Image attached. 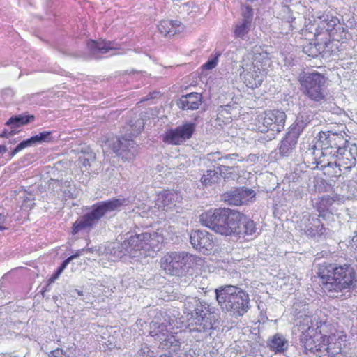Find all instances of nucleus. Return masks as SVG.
<instances>
[{"instance_id":"5701e85b","label":"nucleus","mask_w":357,"mask_h":357,"mask_svg":"<svg viewBox=\"0 0 357 357\" xmlns=\"http://www.w3.org/2000/svg\"><path fill=\"white\" fill-rule=\"evenodd\" d=\"M342 141V138L335 133L320 132L317 136V144L321 149L324 147L337 149V146H340L339 142Z\"/></svg>"},{"instance_id":"c9c22d12","label":"nucleus","mask_w":357,"mask_h":357,"mask_svg":"<svg viewBox=\"0 0 357 357\" xmlns=\"http://www.w3.org/2000/svg\"><path fill=\"white\" fill-rule=\"evenodd\" d=\"M335 199L329 195L323 196L317 202H315L314 207L320 213L319 217H324L322 214L333 204Z\"/></svg>"},{"instance_id":"ea45409f","label":"nucleus","mask_w":357,"mask_h":357,"mask_svg":"<svg viewBox=\"0 0 357 357\" xmlns=\"http://www.w3.org/2000/svg\"><path fill=\"white\" fill-rule=\"evenodd\" d=\"M326 344L322 341L318 344V347L316 348L314 352L310 355V357H329L328 354Z\"/></svg>"},{"instance_id":"412c9836","label":"nucleus","mask_w":357,"mask_h":357,"mask_svg":"<svg viewBox=\"0 0 357 357\" xmlns=\"http://www.w3.org/2000/svg\"><path fill=\"white\" fill-rule=\"evenodd\" d=\"M298 137L294 132L289 130L280 142L279 153L282 156L290 155L297 144Z\"/></svg>"},{"instance_id":"6e6d98bb","label":"nucleus","mask_w":357,"mask_h":357,"mask_svg":"<svg viewBox=\"0 0 357 357\" xmlns=\"http://www.w3.org/2000/svg\"><path fill=\"white\" fill-rule=\"evenodd\" d=\"M146 353V351H145V349H142L139 352H138V356L140 357V356H142L144 357V354ZM146 357H152V355H149V354H147Z\"/></svg>"},{"instance_id":"c85d7f7f","label":"nucleus","mask_w":357,"mask_h":357,"mask_svg":"<svg viewBox=\"0 0 357 357\" xmlns=\"http://www.w3.org/2000/svg\"><path fill=\"white\" fill-rule=\"evenodd\" d=\"M161 202L165 210H171L181 203V196L176 192H167L161 195Z\"/></svg>"},{"instance_id":"6ab92c4d","label":"nucleus","mask_w":357,"mask_h":357,"mask_svg":"<svg viewBox=\"0 0 357 357\" xmlns=\"http://www.w3.org/2000/svg\"><path fill=\"white\" fill-rule=\"evenodd\" d=\"M304 228L302 230L304 233L311 237H321L328 235L329 229L324 227V225L321 222L319 218H312L310 220L309 218L306 219Z\"/></svg>"},{"instance_id":"4c0bfd02","label":"nucleus","mask_w":357,"mask_h":357,"mask_svg":"<svg viewBox=\"0 0 357 357\" xmlns=\"http://www.w3.org/2000/svg\"><path fill=\"white\" fill-rule=\"evenodd\" d=\"M321 43H310L303 47V52L311 57H317L319 55H322Z\"/></svg>"},{"instance_id":"423d86ee","label":"nucleus","mask_w":357,"mask_h":357,"mask_svg":"<svg viewBox=\"0 0 357 357\" xmlns=\"http://www.w3.org/2000/svg\"><path fill=\"white\" fill-rule=\"evenodd\" d=\"M185 309L188 314H191V331L207 333L213 328V314L208 306L202 303L196 298H188L185 302Z\"/></svg>"},{"instance_id":"f8f14e48","label":"nucleus","mask_w":357,"mask_h":357,"mask_svg":"<svg viewBox=\"0 0 357 357\" xmlns=\"http://www.w3.org/2000/svg\"><path fill=\"white\" fill-rule=\"evenodd\" d=\"M112 150L125 161L133 160L138 154L139 146L132 139L125 137L117 139L111 145Z\"/></svg>"},{"instance_id":"37998d69","label":"nucleus","mask_w":357,"mask_h":357,"mask_svg":"<svg viewBox=\"0 0 357 357\" xmlns=\"http://www.w3.org/2000/svg\"><path fill=\"white\" fill-rule=\"evenodd\" d=\"M220 56V54L218 53L217 54L216 56L211 59V60H209L208 61L204 66H203V68L204 69H206V70H211L213 68H214L216 65H217V63H218V57Z\"/></svg>"},{"instance_id":"20e7f679","label":"nucleus","mask_w":357,"mask_h":357,"mask_svg":"<svg viewBox=\"0 0 357 357\" xmlns=\"http://www.w3.org/2000/svg\"><path fill=\"white\" fill-rule=\"evenodd\" d=\"M167 321L161 313L157 314L150 323V335L159 342L158 347L162 349H172L168 354L161 355L160 357H190L186 354L177 355L176 351L180 347V342L175 336L168 333Z\"/></svg>"},{"instance_id":"72a5a7b5","label":"nucleus","mask_w":357,"mask_h":357,"mask_svg":"<svg viewBox=\"0 0 357 357\" xmlns=\"http://www.w3.org/2000/svg\"><path fill=\"white\" fill-rule=\"evenodd\" d=\"M108 250L111 255L114 256L115 259H121L123 256L129 254L127 250V247L124 245L123 241L122 243H112L108 247Z\"/></svg>"},{"instance_id":"bf43d9fd","label":"nucleus","mask_w":357,"mask_h":357,"mask_svg":"<svg viewBox=\"0 0 357 357\" xmlns=\"http://www.w3.org/2000/svg\"><path fill=\"white\" fill-rule=\"evenodd\" d=\"M4 296V292L1 289V285L0 284V298H2Z\"/></svg>"},{"instance_id":"39448f33","label":"nucleus","mask_w":357,"mask_h":357,"mask_svg":"<svg viewBox=\"0 0 357 357\" xmlns=\"http://www.w3.org/2000/svg\"><path fill=\"white\" fill-rule=\"evenodd\" d=\"M301 91L311 101L321 102L326 100L327 78L316 71L302 72L298 76Z\"/></svg>"},{"instance_id":"aec40b11","label":"nucleus","mask_w":357,"mask_h":357,"mask_svg":"<svg viewBox=\"0 0 357 357\" xmlns=\"http://www.w3.org/2000/svg\"><path fill=\"white\" fill-rule=\"evenodd\" d=\"M202 96L199 93H190L183 95L178 100V107L183 110L197 109L202 103Z\"/></svg>"},{"instance_id":"5fc2aeb1","label":"nucleus","mask_w":357,"mask_h":357,"mask_svg":"<svg viewBox=\"0 0 357 357\" xmlns=\"http://www.w3.org/2000/svg\"><path fill=\"white\" fill-rule=\"evenodd\" d=\"M59 277V275L56 273V272L52 275L50 278L48 280V284L54 282V281Z\"/></svg>"},{"instance_id":"a878e982","label":"nucleus","mask_w":357,"mask_h":357,"mask_svg":"<svg viewBox=\"0 0 357 357\" xmlns=\"http://www.w3.org/2000/svg\"><path fill=\"white\" fill-rule=\"evenodd\" d=\"M321 338L322 339V342L326 344V348L327 349L329 357H337L342 349V343L339 340L340 337H337L335 335H332L330 336L324 335Z\"/></svg>"},{"instance_id":"1a4fd4ad","label":"nucleus","mask_w":357,"mask_h":357,"mask_svg":"<svg viewBox=\"0 0 357 357\" xmlns=\"http://www.w3.org/2000/svg\"><path fill=\"white\" fill-rule=\"evenodd\" d=\"M229 211V208H225L208 211L200 215V222L215 233L225 236L226 231L229 229L227 228Z\"/></svg>"},{"instance_id":"3c124183","label":"nucleus","mask_w":357,"mask_h":357,"mask_svg":"<svg viewBox=\"0 0 357 357\" xmlns=\"http://www.w3.org/2000/svg\"><path fill=\"white\" fill-rule=\"evenodd\" d=\"M84 251H85V249H81V250H77L75 254H74V255L70 256L69 257H68L67 260L69 262H70L73 259L79 257L82 255V253L83 252H84Z\"/></svg>"},{"instance_id":"cd10ccee","label":"nucleus","mask_w":357,"mask_h":357,"mask_svg":"<svg viewBox=\"0 0 357 357\" xmlns=\"http://www.w3.org/2000/svg\"><path fill=\"white\" fill-rule=\"evenodd\" d=\"M268 347L275 353H282L287 349L289 342L282 335L276 333L268 340Z\"/></svg>"},{"instance_id":"e433bc0d","label":"nucleus","mask_w":357,"mask_h":357,"mask_svg":"<svg viewBox=\"0 0 357 357\" xmlns=\"http://www.w3.org/2000/svg\"><path fill=\"white\" fill-rule=\"evenodd\" d=\"M220 178H224L225 181L234 180L236 174L234 172V167L229 165H220L218 167Z\"/></svg>"},{"instance_id":"f03ea898","label":"nucleus","mask_w":357,"mask_h":357,"mask_svg":"<svg viewBox=\"0 0 357 357\" xmlns=\"http://www.w3.org/2000/svg\"><path fill=\"white\" fill-rule=\"evenodd\" d=\"M215 298L222 311L242 317L250 309L248 294L237 286L226 285L215 289Z\"/></svg>"},{"instance_id":"bb28decb","label":"nucleus","mask_w":357,"mask_h":357,"mask_svg":"<svg viewBox=\"0 0 357 357\" xmlns=\"http://www.w3.org/2000/svg\"><path fill=\"white\" fill-rule=\"evenodd\" d=\"M301 342V350L310 357L312 355L316 348L318 347V344H316L314 337L310 335L307 331L303 332L300 336Z\"/></svg>"},{"instance_id":"a211bd4d","label":"nucleus","mask_w":357,"mask_h":357,"mask_svg":"<svg viewBox=\"0 0 357 357\" xmlns=\"http://www.w3.org/2000/svg\"><path fill=\"white\" fill-rule=\"evenodd\" d=\"M242 68L243 72L241 73V75L243 76L244 82L248 87L255 89L261 84L264 75L260 71L259 67L253 63L250 65L243 63Z\"/></svg>"},{"instance_id":"b1692460","label":"nucleus","mask_w":357,"mask_h":357,"mask_svg":"<svg viewBox=\"0 0 357 357\" xmlns=\"http://www.w3.org/2000/svg\"><path fill=\"white\" fill-rule=\"evenodd\" d=\"M87 47L91 54L96 57L100 54H105L108 52L109 50L118 49L114 45V43L105 40L100 42L90 40L87 43Z\"/></svg>"},{"instance_id":"13d9d810","label":"nucleus","mask_w":357,"mask_h":357,"mask_svg":"<svg viewBox=\"0 0 357 357\" xmlns=\"http://www.w3.org/2000/svg\"><path fill=\"white\" fill-rule=\"evenodd\" d=\"M83 165L84 167L90 166V159L89 158H84L83 161Z\"/></svg>"},{"instance_id":"a19ab883","label":"nucleus","mask_w":357,"mask_h":357,"mask_svg":"<svg viewBox=\"0 0 357 357\" xmlns=\"http://www.w3.org/2000/svg\"><path fill=\"white\" fill-rule=\"evenodd\" d=\"M130 127L136 133H139L144 129V121L142 117H137L135 120L130 121Z\"/></svg>"},{"instance_id":"0eeeda50","label":"nucleus","mask_w":357,"mask_h":357,"mask_svg":"<svg viewBox=\"0 0 357 357\" xmlns=\"http://www.w3.org/2000/svg\"><path fill=\"white\" fill-rule=\"evenodd\" d=\"M227 228L225 236L252 235L257 231L256 225L253 220L240 212L229 211Z\"/></svg>"},{"instance_id":"4be33fe9","label":"nucleus","mask_w":357,"mask_h":357,"mask_svg":"<svg viewBox=\"0 0 357 357\" xmlns=\"http://www.w3.org/2000/svg\"><path fill=\"white\" fill-rule=\"evenodd\" d=\"M158 29L160 33L172 37L181 33L183 30V26L179 21L162 20L158 25Z\"/></svg>"},{"instance_id":"7ed1b4c3","label":"nucleus","mask_w":357,"mask_h":357,"mask_svg":"<svg viewBox=\"0 0 357 357\" xmlns=\"http://www.w3.org/2000/svg\"><path fill=\"white\" fill-rule=\"evenodd\" d=\"M129 203V199L124 197L114 198L96 203L92 206L89 212L81 216L73 224V233L77 234L82 229H92L102 218L119 211L121 206H127Z\"/></svg>"},{"instance_id":"c756f323","label":"nucleus","mask_w":357,"mask_h":357,"mask_svg":"<svg viewBox=\"0 0 357 357\" xmlns=\"http://www.w3.org/2000/svg\"><path fill=\"white\" fill-rule=\"evenodd\" d=\"M310 116L303 113H299L295 123L291 126L289 130L294 132L297 136H300L303 130L310 123Z\"/></svg>"},{"instance_id":"58836bf2","label":"nucleus","mask_w":357,"mask_h":357,"mask_svg":"<svg viewBox=\"0 0 357 357\" xmlns=\"http://www.w3.org/2000/svg\"><path fill=\"white\" fill-rule=\"evenodd\" d=\"M242 3L244 6V8L242 10V15L243 17V20H249L250 23H252V15H253V10L252 8V4L255 2H258L257 1H247V0H241Z\"/></svg>"},{"instance_id":"ddd939ff","label":"nucleus","mask_w":357,"mask_h":357,"mask_svg":"<svg viewBox=\"0 0 357 357\" xmlns=\"http://www.w3.org/2000/svg\"><path fill=\"white\" fill-rule=\"evenodd\" d=\"M195 131V123H184L166 132L163 141L168 144L178 145L190 139Z\"/></svg>"},{"instance_id":"c03bdc74","label":"nucleus","mask_w":357,"mask_h":357,"mask_svg":"<svg viewBox=\"0 0 357 357\" xmlns=\"http://www.w3.org/2000/svg\"><path fill=\"white\" fill-rule=\"evenodd\" d=\"M239 157L238 153L227 154L223 155V160L227 162V164L234 165L235 161Z\"/></svg>"},{"instance_id":"393cba45","label":"nucleus","mask_w":357,"mask_h":357,"mask_svg":"<svg viewBox=\"0 0 357 357\" xmlns=\"http://www.w3.org/2000/svg\"><path fill=\"white\" fill-rule=\"evenodd\" d=\"M35 116L33 115H15L11 116L6 123V126L10 127V133L16 134L18 132L17 130L19 127L26 125L30 121H33Z\"/></svg>"},{"instance_id":"a18cd8bd","label":"nucleus","mask_w":357,"mask_h":357,"mask_svg":"<svg viewBox=\"0 0 357 357\" xmlns=\"http://www.w3.org/2000/svg\"><path fill=\"white\" fill-rule=\"evenodd\" d=\"M207 158L211 162H216L223 160V155L219 151L208 153Z\"/></svg>"},{"instance_id":"864d4df0","label":"nucleus","mask_w":357,"mask_h":357,"mask_svg":"<svg viewBox=\"0 0 357 357\" xmlns=\"http://www.w3.org/2000/svg\"><path fill=\"white\" fill-rule=\"evenodd\" d=\"M337 167L338 166V161L337 160H335V162H328L327 164H324L321 166L322 168H326V167H331V168H333V167Z\"/></svg>"},{"instance_id":"052dcab7","label":"nucleus","mask_w":357,"mask_h":357,"mask_svg":"<svg viewBox=\"0 0 357 357\" xmlns=\"http://www.w3.org/2000/svg\"><path fill=\"white\" fill-rule=\"evenodd\" d=\"M74 291L76 292L79 296H82L83 295V291H79V290H77V289H75Z\"/></svg>"},{"instance_id":"e2e57ef3","label":"nucleus","mask_w":357,"mask_h":357,"mask_svg":"<svg viewBox=\"0 0 357 357\" xmlns=\"http://www.w3.org/2000/svg\"><path fill=\"white\" fill-rule=\"evenodd\" d=\"M93 250V248H88V249H85V251H88V252H92Z\"/></svg>"},{"instance_id":"4d7b16f0","label":"nucleus","mask_w":357,"mask_h":357,"mask_svg":"<svg viewBox=\"0 0 357 357\" xmlns=\"http://www.w3.org/2000/svg\"><path fill=\"white\" fill-rule=\"evenodd\" d=\"M7 147L5 145H0V154L6 152Z\"/></svg>"},{"instance_id":"79ce46f5","label":"nucleus","mask_w":357,"mask_h":357,"mask_svg":"<svg viewBox=\"0 0 357 357\" xmlns=\"http://www.w3.org/2000/svg\"><path fill=\"white\" fill-rule=\"evenodd\" d=\"M342 146H337V149L332 147H324L321 149V153L324 156L330 155L331 157H336L339 155V152L336 151L337 149H340Z\"/></svg>"},{"instance_id":"f257e3e1","label":"nucleus","mask_w":357,"mask_h":357,"mask_svg":"<svg viewBox=\"0 0 357 357\" xmlns=\"http://www.w3.org/2000/svg\"><path fill=\"white\" fill-rule=\"evenodd\" d=\"M317 275L324 291L333 298L338 297L343 291H349L357 284L355 271L348 264L326 262L319 264Z\"/></svg>"},{"instance_id":"680f3d73","label":"nucleus","mask_w":357,"mask_h":357,"mask_svg":"<svg viewBox=\"0 0 357 357\" xmlns=\"http://www.w3.org/2000/svg\"><path fill=\"white\" fill-rule=\"evenodd\" d=\"M352 242L354 243H357V235L353 236L352 239H351Z\"/></svg>"},{"instance_id":"473e14b6","label":"nucleus","mask_w":357,"mask_h":357,"mask_svg":"<svg viewBox=\"0 0 357 357\" xmlns=\"http://www.w3.org/2000/svg\"><path fill=\"white\" fill-rule=\"evenodd\" d=\"M220 181L218 171L208 169L202 175L200 181L206 187L217 183Z\"/></svg>"},{"instance_id":"49530a36","label":"nucleus","mask_w":357,"mask_h":357,"mask_svg":"<svg viewBox=\"0 0 357 357\" xmlns=\"http://www.w3.org/2000/svg\"><path fill=\"white\" fill-rule=\"evenodd\" d=\"M8 220L7 217L0 213V231L8 229Z\"/></svg>"},{"instance_id":"2f4dec72","label":"nucleus","mask_w":357,"mask_h":357,"mask_svg":"<svg viewBox=\"0 0 357 357\" xmlns=\"http://www.w3.org/2000/svg\"><path fill=\"white\" fill-rule=\"evenodd\" d=\"M337 38L332 40L321 43L322 56L328 57L335 54L339 51L340 42L339 36H336Z\"/></svg>"},{"instance_id":"2eb2a0df","label":"nucleus","mask_w":357,"mask_h":357,"mask_svg":"<svg viewBox=\"0 0 357 357\" xmlns=\"http://www.w3.org/2000/svg\"><path fill=\"white\" fill-rule=\"evenodd\" d=\"M190 243L204 255H208L214 248L213 235L205 230H192L190 234Z\"/></svg>"},{"instance_id":"f704fd0d","label":"nucleus","mask_w":357,"mask_h":357,"mask_svg":"<svg viewBox=\"0 0 357 357\" xmlns=\"http://www.w3.org/2000/svg\"><path fill=\"white\" fill-rule=\"evenodd\" d=\"M51 132L46 131L40 132L38 135L24 140V142L26 146H31L37 144H41L45 142H49L51 140Z\"/></svg>"},{"instance_id":"8fccbe9b","label":"nucleus","mask_w":357,"mask_h":357,"mask_svg":"<svg viewBox=\"0 0 357 357\" xmlns=\"http://www.w3.org/2000/svg\"><path fill=\"white\" fill-rule=\"evenodd\" d=\"M70 262L66 259H65L62 264H61V266L57 268L56 273H58L59 275L61 274V273L63 271V270L66 268V266H68V264H69Z\"/></svg>"},{"instance_id":"de8ad7c7","label":"nucleus","mask_w":357,"mask_h":357,"mask_svg":"<svg viewBox=\"0 0 357 357\" xmlns=\"http://www.w3.org/2000/svg\"><path fill=\"white\" fill-rule=\"evenodd\" d=\"M50 357H66V352H63V351L59 348L53 350L50 352Z\"/></svg>"},{"instance_id":"09e8293b","label":"nucleus","mask_w":357,"mask_h":357,"mask_svg":"<svg viewBox=\"0 0 357 357\" xmlns=\"http://www.w3.org/2000/svg\"><path fill=\"white\" fill-rule=\"evenodd\" d=\"M27 147L24 141L21 142L18 144L16 147L13 149V151L10 153V156L13 157L16 153L22 150L23 149Z\"/></svg>"},{"instance_id":"603ef678","label":"nucleus","mask_w":357,"mask_h":357,"mask_svg":"<svg viewBox=\"0 0 357 357\" xmlns=\"http://www.w3.org/2000/svg\"><path fill=\"white\" fill-rule=\"evenodd\" d=\"M15 134H11L10 133V130H8V129L5 128L2 130L1 132H0V137H5V138H8L10 136H13Z\"/></svg>"},{"instance_id":"dca6fc26","label":"nucleus","mask_w":357,"mask_h":357,"mask_svg":"<svg viewBox=\"0 0 357 357\" xmlns=\"http://www.w3.org/2000/svg\"><path fill=\"white\" fill-rule=\"evenodd\" d=\"M255 192L245 187L236 188L225 194V200L231 205L240 206L255 197Z\"/></svg>"},{"instance_id":"4468645a","label":"nucleus","mask_w":357,"mask_h":357,"mask_svg":"<svg viewBox=\"0 0 357 357\" xmlns=\"http://www.w3.org/2000/svg\"><path fill=\"white\" fill-rule=\"evenodd\" d=\"M287 116L280 110H269L264 112L262 119L261 132H266L268 130L281 132L284 128Z\"/></svg>"},{"instance_id":"9b49d317","label":"nucleus","mask_w":357,"mask_h":357,"mask_svg":"<svg viewBox=\"0 0 357 357\" xmlns=\"http://www.w3.org/2000/svg\"><path fill=\"white\" fill-rule=\"evenodd\" d=\"M318 18L320 20L317 28L319 33L326 31L329 36L333 37L339 36L341 39H347L348 33L340 24V20L337 17L326 15L319 16Z\"/></svg>"},{"instance_id":"7c9ffc66","label":"nucleus","mask_w":357,"mask_h":357,"mask_svg":"<svg viewBox=\"0 0 357 357\" xmlns=\"http://www.w3.org/2000/svg\"><path fill=\"white\" fill-rule=\"evenodd\" d=\"M251 23L249 20H241L238 22L233 28V33L236 38L245 39L246 35L249 33Z\"/></svg>"},{"instance_id":"f3484780","label":"nucleus","mask_w":357,"mask_h":357,"mask_svg":"<svg viewBox=\"0 0 357 357\" xmlns=\"http://www.w3.org/2000/svg\"><path fill=\"white\" fill-rule=\"evenodd\" d=\"M336 151L339 152V155H337L339 167H343L345 169L350 170L356 165L357 156L356 144H348Z\"/></svg>"},{"instance_id":"9d476101","label":"nucleus","mask_w":357,"mask_h":357,"mask_svg":"<svg viewBox=\"0 0 357 357\" xmlns=\"http://www.w3.org/2000/svg\"><path fill=\"white\" fill-rule=\"evenodd\" d=\"M161 240L162 237L156 232L152 234L144 232L131 236L128 239L123 241V243L124 245L127 247L128 253L132 255L133 251L155 250Z\"/></svg>"},{"instance_id":"6e6552de","label":"nucleus","mask_w":357,"mask_h":357,"mask_svg":"<svg viewBox=\"0 0 357 357\" xmlns=\"http://www.w3.org/2000/svg\"><path fill=\"white\" fill-rule=\"evenodd\" d=\"M190 256L185 252H169L160 260V267L167 274L175 276L183 275Z\"/></svg>"}]
</instances>
